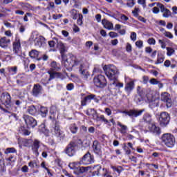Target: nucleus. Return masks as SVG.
Returning <instances> with one entry per match:
<instances>
[{
  "label": "nucleus",
  "mask_w": 177,
  "mask_h": 177,
  "mask_svg": "<svg viewBox=\"0 0 177 177\" xmlns=\"http://www.w3.org/2000/svg\"><path fill=\"white\" fill-rule=\"evenodd\" d=\"M62 56V64L66 68H73V67H76L78 68L80 73L81 74L83 80H86L89 77V73L86 71V66L84 62L78 60L75 56H71L67 58L66 54Z\"/></svg>",
  "instance_id": "nucleus-1"
},
{
  "label": "nucleus",
  "mask_w": 177,
  "mask_h": 177,
  "mask_svg": "<svg viewBox=\"0 0 177 177\" xmlns=\"http://www.w3.org/2000/svg\"><path fill=\"white\" fill-rule=\"evenodd\" d=\"M103 70L106 77L110 80V86H115V88H124V84L120 83L117 81L118 78V69L114 65H105Z\"/></svg>",
  "instance_id": "nucleus-2"
},
{
  "label": "nucleus",
  "mask_w": 177,
  "mask_h": 177,
  "mask_svg": "<svg viewBox=\"0 0 177 177\" xmlns=\"http://www.w3.org/2000/svg\"><path fill=\"white\" fill-rule=\"evenodd\" d=\"M0 102L1 104L5 106L6 109H3L5 113H12L17 111V108L12 104V97L10 94L7 92L3 93L0 96Z\"/></svg>",
  "instance_id": "nucleus-3"
},
{
  "label": "nucleus",
  "mask_w": 177,
  "mask_h": 177,
  "mask_svg": "<svg viewBox=\"0 0 177 177\" xmlns=\"http://www.w3.org/2000/svg\"><path fill=\"white\" fill-rule=\"evenodd\" d=\"M162 143H164L167 147L172 148L175 146V143H176V140H175V136L174 135L166 133L162 134L161 137Z\"/></svg>",
  "instance_id": "nucleus-4"
},
{
  "label": "nucleus",
  "mask_w": 177,
  "mask_h": 177,
  "mask_svg": "<svg viewBox=\"0 0 177 177\" xmlns=\"http://www.w3.org/2000/svg\"><path fill=\"white\" fill-rule=\"evenodd\" d=\"M102 169V166L100 165H97L95 166H88V167H80L78 173L79 174H85V172H88V171H94L93 172V176L95 175H97V176H99L100 175V171Z\"/></svg>",
  "instance_id": "nucleus-5"
},
{
  "label": "nucleus",
  "mask_w": 177,
  "mask_h": 177,
  "mask_svg": "<svg viewBox=\"0 0 177 177\" xmlns=\"http://www.w3.org/2000/svg\"><path fill=\"white\" fill-rule=\"evenodd\" d=\"M51 132L55 138L60 139V140H62V139H64L66 136L64 132L60 129V122L57 121H55L54 125L51 129Z\"/></svg>",
  "instance_id": "nucleus-6"
},
{
  "label": "nucleus",
  "mask_w": 177,
  "mask_h": 177,
  "mask_svg": "<svg viewBox=\"0 0 177 177\" xmlns=\"http://www.w3.org/2000/svg\"><path fill=\"white\" fill-rule=\"evenodd\" d=\"M94 85L97 86V88H105L107 86V80H106V77L102 75H95L93 78Z\"/></svg>",
  "instance_id": "nucleus-7"
},
{
  "label": "nucleus",
  "mask_w": 177,
  "mask_h": 177,
  "mask_svg": "<svg viewBox=\"0 0 177 177\" xmlns=\"http://www.w3.org/2000/svg\"><path fill=\"white\" fill-rule=\"evenodd\" d=\"M93 162H95V158L89 152L84 154L79 161L80 165H89L93 164Z\"/></svg>",
  "instance_id": "nucleus-8"
},
{
  "label": "nucleus",
  "mask_w": 177,
  "mask_h": 177,
  "mask_svg": "<svg viewBox=\"0 0 177 177\" xmlns=\"http://www.w3.org/2000/svg\"><path fill=\"white\" fill-rule=\"evenodd\" d=\"M145 113V109H130L129 111H123L122 113L129 115L130 118H136L140 117Z\"/></svg>",
  "instance_id": "nucleus-9"
},
{
  "label": "nucleus",
  "mask_w": 177,
  "mask_h": 177,
  "mask_svg": "<svg viewBox=\"0 0 177 177\" xmlns=\"http://www.w3.org/2000/svg\"><path fill=\"white\" fill-rule=\"evenodd\" d=\"M171 116L167 112H162L159 117V124L160 126L165 127L169 124Z\"/></svg>",
  "instance_id": "nucleus-10"
},
{
  "label": "nucleus",
  "mask_w": 177,
  "mask_h": 177,
  "mask_svg": "<svg viewBox=\"0 0 177 177\" xmlns=\"http://www.w3.org/2000/svg\"><path fill=\"white\" fill-rule=\"evenodd\" d=\"M77 147V142L71 141L64 149V153L69 157H73L75 154V147Z\"/></svg>",
  "instance_id": "nucleus-11"
},
{
  "label": "nucleus",
  "mask_w": 177,
  "mask_h": 177,
  "mask_svg": "<svg viewBox=\"0 0 177 177\" xmlns=\"http://www.w3.org/2000/svg\"><path fill=\"white\" fill-rule=\"evenodd\" d=\"M23 119L24 120L27 128H35V127H37V120L34 119V118L28 115H24Z\"/></svg>",
  "instance_id": "nucleus-12"
},
{
  "label": "nucleus",
  "mask_w": 177,
  "mask_h": 177,
  "mask_svg": "<svg viewBox=\"0 0 177 177\" xmlns=\"http://www.w3.org/2000/svg\"><path fill=\"white\" fill-rule=\"evenodd\" d=\"M92 100H94L95 103H99V99L96 97V95L90 94L84 97L81 101L82 106H86L88 103H91Z\"/></svg>",
  "instance_id": "nucleus-13"
},
{
  "label": "nucleus",
  "mask_w": 177,
  "mask_h": 177,
  "mask_svg": "<svg viewBox=\"0 0 177 177\" xmlns=\"http://www.w3.org/2000/svg\"><path fill=\"white\" fill-rule=\"evenodd\" d=\"M160 100L164 103H166L167 109L172 107V100L171 99V95L169 93L165 92L161 94Z\"/></svg>",
  "instance_id": "nucleus-14"
},
{
  "label": "nucleus",
  "mask_w": 177,
  "mask_h": 177,
  "mask_svg": "<svg viewBox=\"0 0 177 177\" xmlns=\"http://www.w3.org/2000/svg\"><path fill=\"white\" fill-rule=\"evenodd\" d=\"M42 92H44V88H42V86L39 84H36L33 86L31 95H33L34 97H39V95H42Z\"/></svg>",
  "instance_id": "nucleus-15"
},
{
  "label": "nucleus",
  "mask_w": 177,
  "mask_h": 177,
  "mask_svg": "<svg viewBox=\"0 0 177 177\" xmlns=\"http://www.w3.org/2000/svg\"><path fill=\"white\" fill-rule=\"evenodd\" d=\"M157 6L160 9V12L163 13L162 16L166 19H168V17H171V16H172V12H171V10L165 8V6H164V4L161 3H158Z\"/></svg>",
  "instance_id": "nucleus-16"
},
{
  "label": "nucleus",
  "mask_w": 177,
  "mask_h": 177,
  "mask_svg": "<svg viewBox=\"0 0 177 177\" xmlns=\"http://www.w3.org/2000/svg\"><path fill=\"white\" fill-rule=\"evenodd\" d=\"M148 129L144 130L145 133H147V132H151L152 133H155V135H160L161 129L160 127H157L154 124H149L148 126Z\"/></svg>",
  "instance_id": "nucleus-17"
},
{
  "label": "nucleus",
  "mask_w": 177,
  "mask_h": 177,
  "mask_svg": "<svg viewBox=\"0 0 177 177\" xmlns=\"http://www.w3.org/2000/svg\"><path fill=\"white\" fill-rule=\"evenodd\" d=\"M41 146H43V147H45V145H43L42 142H41V141H39V140L35 139L33 140L32 145V151H34L36 156H39V152L38 151V149Z\"/></svg>",
  "instance_id": "nucleus-18"
},
{
  "label": "nucleus",
  "mask_w": 177,
  "mask_h": 177,
  "mask_svg": "<svg viewBox=\"0 0 177 177\" xmlns=\"http://www.w3.org/2000/svg\"><path fill=\"white\" fill-rule=\"evenodd\" d=\"M13 52L17 56L21 55V45L19 40H17L13 43Z\"/></svg>",
  "instance_id": "nucleus-19"
},
{
  "label": "nucleus",
  "mask_w": 177,
  "mask_h": 177,
  "mask_svg": "<svg viewBox=\"0 0 177 177\" xmlns=\"http://www.w3.org/2000/svg\"><path fill=\"white\" fill-rule=\"evenodd\" d=\"M93 150L95 154H102V145L97 140H95L93 143Z\"/></svg>",
  "instance_id": "nucleus-20"
},
{
  "label": "nucleus",
  "mask_w": 177,
  "mask_h": 177,
  "mask_svg": "<svg viewBox=\"0 0 177 177\" xmlns=\"http://www.w3.org/2000/svg\"><path fill=\"white\" fill-rule=\"evenodd\" d=\"M34 42L35 46H38L39 48L45 46V37L42 36H38L35 39Z\"/></svg>",
  "instance_id": "nucleus-21"
},
{
  "label": "nucleus",
  "mask_w": 177,
  "mask_h": 177,
  "mask_svg": "<svg viewBox=\"0 0 177 177\" xmlns=\"http://www.w3.org/2000/svg\"><path fill=\"white\" fill-rule=\"evenodd\" d=\"M135 89V82L134 81H130L129 82L127 83L124 87V91L127 93H131L132 91Z\"/></svg>",
  "instance_id": "nucleus-22"
},
{
  "label": "nucleus",
  "mask_w": 177,
  "mask_h": 177,
  "mask_svg": "<svg viewBox=\"0 0 177 177\" xmlns=\"http://www.w3.org/2000/svg\"><path fill=\"white\" fill-rule=\"evenodd\" d=\"M55 41L57 42V47L59 48L61 56L65 55L64 53L66 52V46H64V44H63V42L61 41H59L57 39H55Z\"/></svg>",
  "instance_id": "nucleus-23"
},
{
  "label": "nucleus",
  "mask_w": 177,
  "mask_h": 177,
  "mask_svg": "<svg viewBox=\"0 0 177 177\" xmlns=\"http://www.w3.org/2000/svg\"><path fill=\"white\" fill-rule=\"evenodd\" d=\"M55 41L57 42V47L59 48L61 56L65 55L64 53L66 52V46H64V44H63V42L61 41H59L57 39H55Z\"/></svg>",
  "instance_id": "nucleus-24"
},
{
  "label": "nucleus",
  "mask_w": 177,
  "mask_h": 177,
  "mask_svg": "<svg viewBox=\"0 0 177 177\" xmlns=\"http://www.w3.org/2000/svg\"><path fill=\"white\" fill-rule=\"evenodd\" d=\"M86 115H92V118L95 120V121H97L99 118V115H97V112L93 109H88L86 112Z\"/></svg>",
  "instance_id": "nucleus-25"
},
{
  "label": "nucleus",
  "mask_w": 177,
  "mask_h": 177,
  "mask_svg": "<svg viewBox=\"0 0 177 177\" xmlns=\"http://www.w3.org/2000/svg\"><path fill=\"white\" fill-rule=\"evenodd\" d=\"M102 24L104 26V28H106V30H113L114 28V25H113V23L106 19H102Z\"/></svg>",
  "instance_id": "nucleus-26"
},
{
  "label": "nucleus",
  "mask_w": 177,
  "mask_h": 177,
  "mask_svg": "<svg viewBox=\"0 0 177 177\" xmlns=\"http://www.w3.org/2000/svg\"><path fill=\"white\" fill-rule=\"evenodd\" d=\"M10 44V39L6 37H2L0 39V46L1 48H8V44Z\"/></svg>",
  "instance_id": "nucleus-27"
},
{
  "label": "nucleus",
  "mask_w": 177,
  "mask_h": 177,
  "mask_svg": "<svg viewBox=\"0 0 177 177\" xmlns=\"http://www.w3.org/2000/svg\"><path fill=\"white\" fill-rule=\"evenodd\" d=\"M142 121L150 125V122H151V115L149 113H145L142 116Z\"/></svg>",
  "instance_id": "nucleus-28"
},
{
  "label": "nucleus",
  "mask_w": 177,
  "mask_h": 177,
  "mask_svg": "<svg viewBox=\"0 0 177 177\" xmlns=\"http://www.w3.org/2000/svg\"><path fill=\"white\" fill-rule=\"evenodd\" d=\"M39 114L43 118H45L48 115V108L45 106H41L39 111Z\"/></svg>",
  "instance_id": "nucleus-29"
},
{
  "label": "nucleus",
  "mask_w": 177,
  "mask_h": 177,
  "mask_svg": "<svg viewBox=\"0 0 177 177\" xmlns=\"http://www.w3.org/2000/svg\"><path fill=\"white\" fill-rule=\"evenodd\" d=\"M48 73L50 75L48 81L55 80V78H57V77H60V73H58V72H53L52 71H48Z\"/></svg>",
  "instance_id": "nucleus-30"
},
{
  "label": "nucleus",
  "mask_w": 177,
  "mask_h": 177,
  "mask_svg": "<svg viewBox=\"0 0 177 177\" xmlns=\"http://www.w3.org/2000/svg\"><path fill=\"white\" fill-rule=\"evenodd\" d=\"M118 125L121 128L120 130V133L125 135V133H127V131H128V127L127 125L122 124L120 122H118Z\"/></svg>",
  "instance_id": "nucleus-31"
},
{
  "label": "nucleus",
  "mask_w": 177,
  "mask_h": 177,
  "mask_svg": "<svg viewBox=\"0 0 177 177\" xmlns=\"http://www.w3.org/2000/svg\"><path fill=\"white\" fill-rule=\"evenodd\" d=\"M27 111L30 114V115H35V113H37V108H35V106L31 105L28 107Z\"/></svg>",
  "instance_id": "nucleus-32"
},
{
  "label": "nucleus",
  "mask_w": 177,
  "mask_h": 177,
  "mask_svg": "<svg viewBox=\"0 0 177 177\" xmlns=\"http://www.w3.org/2000/svg\"><path fill=\"white\" fill-rule=\"evenodd\" d=\"M51 70L53 71H59L60 70V65L56 62H53L51 63Z\"/></svg>",
  "instance_id": "nucleus-33"
},
{
  "label": "nucleus",
  "mask_w": 177,
  "mask_h": 177,
  "mask_svg": "<svg viewBox=\"0 0 177 177\" xmlns=\"http://www.w3.org/2000/svg\"><path fill=\"white\" fill-rule=\"evenodd\" d=\"M147 102L149 103V106H153L152 107H157L158 104L157 102H154V100L152 97H149V95H147Z\"/></svg>",
  "instance_id": "nucleus-34"
},
{
  "label": "nucleus",
  "mask_w": 177,
  "mask_h": 177,
  "mask_svg": "<svg viewBox=\"0 0 177 177\" xmlns=\"http://www.w3.org/2000/svg\"><path fill=\"white\" fill-rule=\"evenodd\" d=\"M39 53L37 50H32L30 53H29V56L30 57H31L32 59H37V57H38L39 56Z\"/></svg>",
  "instance_id": "nucleus-35"
},
{
  "label": "nucleus",
  "mask_w": 177,
  "mask_h": 177,
  "mask_svg": "<svg viewBox=\"0 0 177 177\" xmlns=\"http://www.w3.org/2000/svg\"><path fill=\"white\" fill-rule=\"evenodd\" d=\"M111 169H113V172H117L119 175L122 172V167L121 166H111Z\"/></svg>",
  "instance_id": "nucleus-36"
},
{
  "label": "nucleus",
  "mask_w": 177,
  "mask_h": 177,
  "mask_svg": "<svg viewBox=\"0 0 177 177\" xmlns=\"http://www.w3.org/2000/svg\"><path fill=\"white\" fill-rule=\"evenodd\" d=\"M69 129L73 133H76L77 132H78V127H77V124H71Z\"/></svg>",
  "instance_id": "nucleus-37"
},
{
  "label": "nucleus",
  "mask_w": 177,
  "mask_h": 177,
  "mask_svg": "<svg viewBox=\"0 0 177 177\" xmlns=\"http://www.w3.org/2000/svg\"><path fill=\"white\" fill-rule=\"evenodd\" d=\"M102 171H104V173L102 174V171H100V175H102L103 177H113V176H111V174L107 169L102 168Z\"/></svg>",
  "instance_id": "nucleus-38"
},
{
  "label": "nucleus",
  "mask_w": 177,
  "mask_h": 177,
  "mask_svg": "<svg viewBox=\"0 0 177 177\" xmlns=\"http://www.w3.org/2000/svg\"><path fill=\"white\" fill-rule=\"evenodd\" d=\"M71 16L73 20H77L78 19V14L77 13V10L73 9L71 12Z\"/></svg>",
  "instance_id": "nucleus-39"
},
{
  "label": "nucleus",
  "mask_w": 177,
  "mask_h": 177,
  "mask_svg": "<svg viewBox=\"0 0 177 177\" xmlns=\"http://www.w3.org/2000/svg\"><path fill=\"white\" fill-rule=\"evenodd\" d=\"M142 95H136L135 97V102H136L137 104H141L142 102H143V97H142Z\"/></svg>",
  "instance_id": "nucleus-40"
},
{
  "label": "nucleus",
  "mask_w": 177,
  "mask_h": 177,
  "mask_svg": "<svg viewBox=\"0 0 177 177\" xmlns=\"http://www.w3.org/2000/svg\"><path fill=\"white\" fill-rule=\"evenodd\" d=\"M4 153L6 154H9L10 153H17V151L16 150V149H15L14 147H11V148H7Z\"/></svg>",
  "instance_id": "nucleus-41"
},
{
  "label": "nucleus",
  "mask_w": 177,
  "mask_h": 177,
  "mask_svg": "<svg viewBox=\"0 0 177 177\" xmlns=\"http://www.w3.org/2000/svg\"><path fill=\"white\" fill-rule=\"evenodd\" d=\"M28 166H29L30 168H39V166L37 164V162H35V160L30 161V162L28 163Z\"/></svg>",
  "instance_id": "nucleus-42"
},
{
  "label": "nucleus",
  "mask_w": 177,
  "mask_h": 177,
  "mask_svg": "<svg viewBox=\"0 0 177 177\" xmlns=\"http://www.w3.org/2000/svg\"><path fill=\"white\" fill-rule=\"evenodd\" d=\"M167 56H172V55L175 53V50L171 47H167Z\"/></svg>",
  "instance_id": "nucleus-43"
},
{
  "label": "nucleus",
  "mask_w": 177,
  "mask_h": 177,
  "mask_svg": "<svg viewBox=\"0 0 177 177\" xmlns=\"http://www.w3.org/2000/svg\"><path fill=\"white\" fill-rule=\"evenodd\" d=\"M106 12H104L105 15H106V16H109L110 17H113V19H115V20H118V21H120V19H117V17H115V15L111 13V11L106 10Z\"/></svg>",
  "instance_id": "nucleus-44"
},
{
  "label": "nucleus",
  "mask_w": 177,
  "mask_h": 177,
  "mask_svg": "<svg viewBox=\"0 0 177 177\" xmlns=\"http://www.w3.org/2000/svg\"><path fill=\"white\" fill-rule=\"evenodd\" d=\"M97 121H102V122H104L105 124H109V121L106 118H104V115H101L100 116H98V119Z\"/></svg>",
  "instance_id": "nucleus-45"
},
{
  "label": "nucleus",
  "mask_w": 177,
  "mask_h": 177,
  "mask_svg": "<svg viewBox=\"0 0 177 177\" xmlns=\"http://www.w3.org/2000/svg\"><path fill=\"white\" fill-rule=\"evenodd\" d=\"M140 12V10L138 8H135L134 10L132 11V13L135 17H138L139 16V12Z\"/></svg>",
  "instance_id": "nucleus-46"
},
{
  "label": "nucleus",
  "mask_w": 177,
  "mask_h": 177,
  "mask_svg": "<svg viewBox=\"0 0 177 177\" xmlns=\"http://www.w3.org/2000/svg\"><path fill=\"white\" fill-rule=\"evenodd\" d=\"M18 97L19 99H24V97H26V95L24 94V91L21 90L19 91H18Z\"/></svg>",
  "instance_id": "nucleus-47"
},
{
  "label": "nucleus",
  "mask_w": 177,
  "mask_h": 177,
  "mask_svg": "<svg viewBox=\"0 0 177 177\" xmlns=\"http://www.w3.org/2000/svg\"><path fill=\"white\" fill-rule=\"evenodd\" d=\"M82 19H84V17L82 16V15L80 14L79 18L77 20V23L79 26H82Z\"/></svg>",
  "instance_id": "nucleus-48"
},
{
  "label": "nucleus",
  "mask_w": 177,
  "mask_h": 177,
  "mask_svg": "<svg viewBox=\"0 0 177 177\" xmlns=\"http://www.w3.org/2000/svg\"><path fill=\"white\" fill-rule=\"evenodd\" d=\"M136 46L137 48H139V49L143 48V41L142 40L137 41L136 42Z\"/></svg>",
  "instance_id": "nucleus-49"
},
{
  "label": "nucleus",
  "mask_w": 177,
  "mask_h": 177,
  "mask_svg": "<svg viewBox=\"0 0 177 177\" xmlns=\"http://www.w3.org/2000/svg\"><path fill=\"white\" fill-rule=\"evenodd\" d=\"M163 62H164V57L162 56L161 57L158 56L157 62L155 63V64H161V63H163Z\"/></svg>",
  "instance_id": "nucleus-50"
},
{
  "label": "nucleus",
  "mask_w": 177,
  "mask_h": 177,
  "mask_svg": "<svg viewBox=\"0 0 177 177\" xmlns=\"http://www.w3.org/2000/svg\"><path fill=\"white\" fill-rule=\"evenodd\" d=\"M165 37H167V38H169L170 39H172V38H174V35H172V33H171L170 32H165Z\"/></svg>",
  "instance_id": "nucleus-51"
},
{
  "label": "nucleus",
  "mask_w": 177,
  "mask_h": 177,
  "mask_svg": "<svg viewBox=\"0 0 177 177\" xmlns=\"http://www.w3.org/2000/svg\"><path fill=\"white\" fill-rule=\"evenodd\" d=\"M120 19L122 21H128V20H129V18L124 14L120 15Z\"/></svg>",
  "instance_id": "nucleus-52"
},
{
  "label": "nucleus",
  "mask_w": 177,
  "mask_h": 177,
  "mask_svg": "<svg viewBox=\"0 0 177 177\" xmlns=\"http://www.w3.org/2000/svg\"><path fill=\"white\" fill-rule=\"evenodd\" d=\"M137 93L138 95H143V88H142L140 86L137 87Z\"/></svg>",
  "instance_id": "nucleus-53"
},
{
  "label": "nucleus",
  "mask_w": 177,
  "mask_h": 177,
  "mask_svg": "<svg viewBox=\"0 0 177 177\" xmlns=\"http://www.w3.org/2000/svg\"><path fill=\"white\" fill-rule=\"evenodd\" d=\"M123 149L126 153V154H131V149L127 147V144H124Z\"/></svg>",
  "instance_id": "nucleus-54"
},
{
  "label": "nucleus",
  "mask_w": 177,
  "mask_h": 177,
  "mask_svg": "<svg viewBox=\"0 0 177 177\" xmlns=\"http://www.w3.org/2000/svg\"><path fill=\"white\" fill-rule=\"evenodd\" d=\"M57 42H56V40H52L48 41V45L50 48H55V45H56Z\"/></svg>",
  "instance_id": "nucleus-55"
},
{
  "label": "nucleus",
  "mask_w": 177,
  "mask_h": 177,
  "mask_svg": "<svg viewBox=\"0 0 177 177\" xmlns=\"http://www.w3.org/2000/svg\"><path fill=\"white\" fill-rule=\"evenodd\" d=\"M66 89L67 91H73V89H74V84L73 83L68 84Z\"/></svg>",
  "instance_id": "nucleus-56"
},
{
  "label": "nucleus",
  "mask_w": 177,
  "mask_h": 177,
  "mask_svg": "<svg viewBox=\"0 0 177 177\" xmlns=\"http://www.w3.org/2000/svg\"><path fill=\"white\" fill-rule=\"evenodd\" d=\"M147 42L149 45H156V39L153 38L149 39Z\"/></svg>",
  "instance_id": "nucleus-57"
},
{
  "label": "nucleus",
  "mask_w": 177,
  "mask_h": 177,
  "mask_svg": "<svg viewBox=\"0 0 177 177\" xmlns=\"http://www.w3.org/2000/svg\"><path fill=\"white\" fill-rule=\"evenodd\" d=\"M138 3L142 5L143 8H146V0H138Z\"/></svg>",
  "instance_id": "nucleus-58"
},
{
  "label": "nucleus",
  "mask_w": 177,
  "mask_h": 177,
  "mask_svg": "<svg viewBox=\"0 0 177 177\" xmlns=\"http://www.w3.org/2000/svg\"><path fill=\"white\" fill-rule=\"evenodd\" d=\"M109 37H111V38H117V37H118V34L115 32H110Z\"/></svg>",
  "instance_id": "nucleus-59"
},
{
  "label": "nucleus",
  "mask_w": 177,
  "mask_h": 177,
  "mask_svg": "<svg viewBox=\"0 0 177 177\" xmlns=\"http://www.w3.org/2000/svg\"><path fill=\"white\" fill-rule=\"evenodd\" d=\"M127 5V6H129V8H133L135 6L134 0H131V1H128Z\"/></svg>",
  "instance_id": "nucleus-60"
},
{
  "label": "nucleus",
  "mask_w": 177,
  "mask_h": 177,
  "mask_svg": "<svg viewBox=\"0 0 177 177\" xmlns=\"http://www.w3.org/2000/svg\"><path fill=\"white\" fill-rule=\"evenodd\" d=\"M149 82L151 84V85H157L158 84V81H157V80L155 78L151 79Z\"/></svg>",
  "instance_id": "nucleus-61"
},
{
  "label": "nucleus",
  "mask_w": 177,
  "mask_h": 177,
  "mask_svg": "<svg viewBox=\"0 0 177 177\" xmlns=\"http://www.w3.org/2000/svg\"><path fill=\"white\" fill-rule=\"evenodd\" d=\"M130 38L131 41H135L136 39V32H131Z\"/></svg>",
  "instance_id": "nucleus-62"
},
{
  "label": "nucleus",
  "mask_w": 177,
  "mask_h": 177,
  "mask_svg": "<svg viewBox=\"0 0 177 177\" xmlns=\"http://www.w3.org/2000/svg\"><path fill=\"white\" fill-rule=\"evenodd\" d=\"M142 82L145 84H147L149 82V77L143 76V77H142Z\"/></svg>",
  "instance_id": "nucleus-63"
},
{
  "label": "nucleus",
  "mask_w": 177,
  "mask_h": 177,
  "mask_svg": "<svg viewBox=\"0 0 177 177\" xmlns=\"http://www.w3.org/2000/svg\"><path fill=\"white\" fill-rule=\"evenodd\" d=\"M93 45V42L88 41L86 42V48H91Z\"/></svg>",
  "instance_id": "nucleus-64"
}]
</instances>
